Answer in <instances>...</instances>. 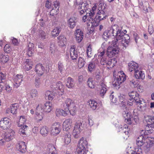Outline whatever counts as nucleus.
Wrapping results in <instances>:
<instances>
[{
  "label": "nucleus",
  "mask_w": 154,
  "mask_h": 154,
  "mask_svg": "<svg viewBox=\"0 0 154 154\" xmlns=\"http://www.w3.org/2000/svg\"><path fill=\"white\" fill-rule=\"evenodd\" d=\"M136 144L139 147L143 146L144 150L146 152H148L154 149V138L151 137H144L142 134L137 138Z\"/></svg>",
  "instance_id": "obj_1"
},
{
  "label": "nucleus",
  "mask_w": 154,
  "mask_h": 154,
  "mask_svg": "<svg viewBox=\"0 0 154 154\" xmlns=\"http://www.w3.org/2000/svg\"><path fill=\"white\" fill-rule=\"evenodd\" d=\"M51 90L53 92L48 91L45 92V95L49 100H52L54 97L55 93H58L59 95H62L64 91V86L62 83L60 82H57L55 85L51 86Z\"/></svg>",
  "instance_id": "obj_2"
},
{
  "label": "nucleus",
  "mask_w": 154,
  "mask_h": 154,
  "mask_svg": "<svg viewBox=\"0 0 154 154\" xmlns=\"http://www.w3.org/2000/svg\"><path fill=\"white\" fill-rule=\"evenodd\" d=\"M114 80L112 82L113 86L118 89L120 87V85L123 82L125 79V74L123 71H120L116 74V72L113 73Z\"/></svg>",
  "instance_id": "obj_3"
},
{
  "label": "nucleus",
  "mask_w": 154,
  "mask_h": 154,
  "mask_svg": "<svg viewBox=\"0 0 154 154\" xmlns=\"http://www.w3.org/2000/svg\"><path fill=\"white\" fill-rule=\"evenodd\" d=\"M89 12L86 13V14L82 18V20L84 22L86 21L87 19V23L88 25L91 24V26H96L98 25V21H96L93 20L94 16L95 14V10H88Z\"/></svg>",
  "instance_id": "obj_4"
},
{
  "label": "nucleus",
  "mask_w": 154,
  "mask_h": 154,
  "mask_svg": "<svg viewBox=\"0 0 154 154\" xmlns=\"http://www.w3.org/2000/svg\"><path fill=\"white\" fill-rule=\"evenodd\" d=\"M117 43V40H113L109 43L111 45L108 48L107 51V55L108 57H112L118 53L119 49Z\"/></svg>",
  "instance_id": "obj_5"
},
{
  "label": "nucleus",
  "mask_w": 154,
  "mask_h": 154,
  "mask_svg": "<svg viewBox=\"0 0 154 154\" xmlns=\"http://www.w3.org/2000/svg\"><path fill=\"white\" fill-rule=\"evenodd\" d=\"M63 106L67 109V114L69 112L72 116L75 115L76 109L75 103L72 102L71 99H67L63 103Z\"/></svg>",
  "instance_id": "obj_6"
},
{
  "label": "nucleus",
  "mask_w": 154,
  "mask_h": 154,
  "mask_svg": "<svg viewBox=\"0 0 154 154\" xmlns=\"http://www.w3.org/2000/svg\"><path fill=\"white\" fill-rule=\"evenodd\" d=\"M82 123L81 121H77L75 123L73 131V135L75 138L80 136V133L83 129Z\"/></svg>",
  "instance_id": "obj_7"
},
{
  "label": "nucleus",
  "mask_w": 154,
  "mask_h": 154,
  "mask_svg": "<svg viewBox=\"0 0 154 154\" xmlns=\"http://www.w3.org/2000/svg\"><path fill=\"white\" fill-rule=\"evenodd\" d=\"M50 130L51 135L56 136L60 133L61 130L60 124L59 122L54 123L51 125Z\"/></svg>",
  "instance_id": "obj_8"
},
{
  "label": "nucleus",
  "mask_w": 154,
  "mask_h": 154,
  "mask_svg": "<svg viewBox=\"0 0 154 154\" xmlns=\"http://www.w3.org/2000/svg\"><path fill=\"white\" fill-rule=\"evenodd\" d=\"M118 28V26L116 25H115L108 29L104 32L103 37L105 38H108L110 37L114 36V35L113 34L115 32H117Z\"/></svg>",
  "instance_id": "obj_9"
},
{
  "label": "nucleus",
  "mask_w": 154,
  "mask_h": 154,
  "mask_svg": "<svg viewBox=\"0 0 154 154\" xmlns=\"http://www.w3.org/2000/svg\"><path fill=\"white\" fill-rule=\"evenodd\" d=\"M116 38L114 40H117V42L118 40H121L120 42H121V44L123 47H125V33L123 32H121L120 30L118 29L117 32H116Z\"/></svg>",
  "instance_id": "obj_10"
},
{
  "label": "nucleus",
  "mask_w": 154,
  "mask_h": 154,
  "mask_svg": "<svg viewBox=\"0 0 154 154\" xmlns=\"http://www.w3.org/2000/svg\"><path fill=\"white\" fill-rule=\"evenodd\" d=\"M11 125L10 120L7 118H5L0 121V127L3 130L9 128Z\"/></svg>",
  "instance_id": "obj_11"
},
{
  "label": "nucleus",
  "mask_w": 154,
  "mask_h": 154,
  "mask_svg": "<svg viewBox=\"0 0 154 154\" xmlns=\"http://www.w3.org/2000/svg\"><path fill=\"white\" fill-rule=\"evenodd\" d=\"M128 95L130 97L129 100L131 101H128L127 106H132L133 105L132 102L134 101L136 98H138L140 97V95L136 92L132 91L128 93Z\"/></svg>",
  "instance_id": "obj_12"
},
{
  "label": "nucleus",
  "mask_w": 154,
  "mask_h": 154,
  "mask_svg": "<svg viewBox=\"0 0 154 154\" xmlns=\"http://www.w3.org/2000/svg\"><path fill=\"white\" fill-rule=\"evenodd\" d=\"M70 57L72 60H76L79 52L74 45L72 46L70 49Z\"/></svg>",
  "instance_id": "obj_13"
},
{
  "label": "nucleus",
  "mask_w": 154,
  "mask_h": 154,
  "mask_svg": "<svg viewBox=\"0 0 154 154\" xmlns=\"http://www.w3.org/2000/svg\"><path fill=\"white\" fill-rule=\"evenodd\" d=\"M88 143L87 140L83 137L82 138L79 142L77 148H79L80 152L82 149H88Z\"/></svg>",
  "instance_id": "obj_14"
},
{
  "label": "nucleus",
  "mask_w": 154,
  "mask_h": 154,
  "mask_svg": "<svg viewBox=\"0 0 154 154\" xmlns=\"http://www.w3.org/2000/svg\"><path fill=\"white\" fill-rule=\"evenodd\" d=\"M100 79V81L101 82L100 84L101 89L100 91L99 95L101 97L103 98L107 90V86L104 83V81L102 80L101 79Z\"/></svg>",
  "instance_id": "obj_15"
},
{
  "label": "nucleus",
  "mask_w": 154,
  "mask_h": 154,
  "mask_svg": "<svg viewBox=\"0 0 154 154\" xmlns=\"http://www.w3.org/2000/svg\"><path fill=\"white\" fill-rule=\"evenodd\" d=\"M15 132L12 129H9L4 135V137L7 141H9L14 137Z\"/></svg>",
  "instance_id": "obj_16"
},
{
  "label": "nucleus",
  "mask_w": 154,
  "mask_h": 154,
  "mask_svg": "<svg viewBox=\"0 0 154 154\" xmlns=\"http://www.w3.org/2000/svg\"><path fill=\"white\" fill-rule=\"evenodd\" d=\"M76 40L78 43L80 42L83 38V32L81 30L76 28L75 32Z\"/></svg>",
  "instance_id": "obj_17"
},
{
  "label": "nucleus",
  "mask_w": 154,
  "mask_h": 154,
  "mask_svg": "<svg viewBox=\"0 0 154 154\" xmlns=\"http://www.w3.org/2000/svg\"><path fill=\"white\" fill-rule=\"evenodd\" d=\"M72 123V119L69 118L66 119L63 123V128L64 130L68 131L71 127Z\"/></svg>",
  "instance_id": "obj_18"
},
{
  "label": "nucleus",
  "mask_w": 154,
  "mask_h": 154,
  "mask_svg": "<svg viewBox=\"0 0 154 154\" xmlns=\"http://www.w3.org/2000/svg\"><path fill=\"white\" fill-rule=\"evenodd\" d=\"M23 76L22 75L17 74L14 77V85L18 87L21 84L23 80Z\"/></svg>",
  "instance_id": "obj_19"
},
{
  "label": "nucleus",
  "mask_w": 154,
  "mask_h": 154,
  "mask_svg": "<svg viewBox=\"0 0 154 154\" xmlns=\"http://www.w3.org/2000/svg\"><path fill=\"white\" fill-rule=\"evenodd\" d=\"M63 107L64 110L60 109H56L55 113L57 117H59L60 116H66L67 115V109L66 107H64L63 105Z\"/></svg>",
  "instance_id": "obj_20"
},
{
  "label": "nucleus",
  "mask_w": 154,
  "mask_h": 154,
  "mask_svg": "<svg viewBox=\"0 0 154 154\" xmlns=\"http://www.w3.org/2000/svg\"><path fill=\"white\" fill-rule=\"evenodd\" d=\"M35 71L38 76H41L44 72V68L42 64L39 63L37 64L35 66Z\"/></svg>",
  "instance_id": "obj_21"
},
{
  "label": "nucleus",
  "mask_w": 154,
  "mask_h": 154,
  "mask_svg": "<svg viewBox=\"0 0 154 154\" xmlns=\"http://www.w3.org/2000/svg\"><path fill=\"white\" fill-rule=\"evenodd\" d=\"M98 63V61L97 60L93 59L88 65V71L90 72H93L95 69L96 65Z\"/></svg>",
  "instance_id": "obj_22"
},
{
  "label": "nucleus",
  "mask_w": 154,
  "mask_h": 154,
  "mask_svg": "<svg viewBox=\"0 0 154 154\" xmlns=\"http://www.w3.org/2000/svg\"><path fill=\"white\" fill-rule=\"evenodd\" d=\"M105 53V51H103L102 52L99 53L98 55V58L100 59V63L102 65H106L107 61V57L104 55Z\"/></svg>",
  "instance_id": "obj_23"
},
{
  "label": "nucleus",
  "mask_w": 154,
  "mask_h": 154,
  "mask_svg": "<svg viewBox=\"0 0 154 154\" xmlns=\"http://www.w3.org/2000/svg\"><path fill=\"white\" fill-rule=\"evenodd\" d=\"M47 152L48 154H57L56 145L52 144L48 145Z\"/></svg>",
  "instance_id": "obj_24"
},
{
  "label": "nucleus",
  "mask_w": 154,
  "mask_h": 154,
  "mask_svg": "<svg viewBox=\"0 0 154 154\" xmlns=\"http://www.w3.org/2000/svg\"><path fill=\"white\" fill-rule=\"evenodd\" d=\"M136 78L138 79H143L145 77V74L144 72L141 69H137L134 72Z\"/></svg>",
  "instance_id": "obj_25"
},
{
  "label": "nucleus",
  "mask_w": 154,
  "mask_h": 154,
  "mask_svg": "<svg viewBox=\"0 0 154 154\" xmlns=\"http://www.w3.org/2000/svg\"><path fill=\"white\" fill-rule=\"evenodd\" d=\"M43 111L48 113L50 112L53 109L52 103L50 102H46L43 107Z\"/></svg>",
  "instance_id": "obj_26"
},
{
  "label": "nucleus",
  "mask_w": 154,
  "mask_h": 154,
  "mask_svg": "<svg viewBox=\"0 0 154 154\" xmlns=\"http://www.w3.org/2000/svg\"><path fill=\"white\" fill-rule=\"evenodd\" d=\"M128 70L130 72L133 71H134V72H135L136 70L138 69L139 67L138 63L133 61L128 63Z\"/></svg>",
  "instance_id": "obj_27"
},
{
  "label": "nucleus",
  "mask_w": 154,
  "mask_h": 154,
  "mask_svg": "<svg viewBox=\"0 0 154 154\" xmlns=\"http://www.w3.org/2000/svg\"><path fill=\"white\" fill-rule=\"evenodd\" d=\"M128 111H126V116L127 117L126 118V120H127V123L128 124L130 125L132 124L133 119V115L131 113V112L132 110H131L130 111L129 110Z\"/></svg>",
  "instance_id": "obj_28"
},
{
  "label": "nucleus",
  "mask_w": 154,
  "mask_h": 154,
  "mask_svg": "<svg viewBox=\"0 0 154 154\" xmlns=\"http://www.w3.org/2000/svg\"><path fill=\"white\" fill-rule=\"evenodd\" d=\"M26 146L25 142H20L17 145V149L19 151L23 153L26 150Z\"/></svg>",
  "instance_id": "obj_29"
},
{
  "label": "nucleus",
  "mask_w": 154,
  "mask_h": 154,
  "mask_svg": "<svg viewBox=\"0 0 154 154\" xmlns=\"http://www.w3.org/2000/svg\"><path fill=\"white\" fill-rule=\"evenodd\" d=\"M58 42L60 46H63L66 44V38L63 35H60L57 37Z\"/></svg>",
  "instance_id": "obj_30"
},
{
  "label": "nucleus",
  "mask_w": 154,
  "mask_h": 154,
  "mask_svg": "<svg viewBox=\"0 0 154 154\" xmlns=\"http://www.w3.org/2000/svg\"><path fill=\"white\" fill-rule=\"evenodd\" d=\"M62 140L66 144H69L71 141L70 134L69 133L65 134L63 137Z\"/></svg>",
  "instance_id": "obj_31"
},
{
  "label": "nucleus",
  "mask_w": 154,
  "mask_h": 154,
  "mask_svg": "<svg viewBox=\"0 0 154 154\" xmlns=\"http://www.w3.org/2000/svg\"><path fill=\"white\" fill-rule=\"evenodd\" d=\"M88 105L91 108L94 110L96 109L98 106L97 102L93 100H89L88 102Z\"/></svg>",
  "instance_id": "obj_32"
},
{
  "label": "nucleus",
  "mask_w": 154,
  "mask_h": 154,
  "mask_svg": "<svg viewBox=\"0 0 154 154\" xmlns=\"http://www.w3.org/2000/svg\"><path fill=\"white\" fill-rule=\"evenodd\" d=\"M75 82L71 77H68L66 83V86L69 88L73 87L75 85Z\"/></svg>",
  "instance_id": "obj_33"
},
{
  "label": "nucleus",
  "mask_w": 154,
  "mask_h": 154,
  "mask_svg": "<svg viewBox=\"0 0 154 154\" xmlns=\"http://www.w3.org/2000/svg\"><path fill=\"white\" fill-rule=\"evenodd\" d=\"M116 63V61L115 60V59H110L107 60L106 65L107 66V68L110 69L115 66Z\"/></svg>",
  "instance_id": "obj_34"
},
{
  "label": "nucleus",
  "mask_w": 154,
  "mask_h": 154,
  "mask_svg": "<svg viewBox=\"0 0 154 154\" xmlns=\"http://www.w3.org/2000/svg\"><path fill=\"white\" fill-rule=\"evenodd\" d=\"M119 100L120 102V105L122 108H124L125 104V94H120V95L119 96Z\"/></svg>",
  "instance_id": "obj_35"
},
{
  "label": "nucleus",
  "mask_w": 154,
  "mask_h": 154,
  "mask_svg": "<svg viewBox=\"0 0 154 154\" xmlns=\"http://www.w3.org/2000/svg\"><path fill=\"white\" fill-rule=\"evenodd\" d=\"M87 85L88 87L91 89L94 88L95 86V82L91 78L88 79L87 82Z\"/></svg>",
  "instance_id": "obj_36"
},
{
  "label": "nucleus",
  "mask_w": 154,
  "mask_h": 154,
  "mask_svg": "<svg viewBox=\"0 0 154 154\" xmlns=\"http://www.w3.org/2000/svg\"><path fill=\"white\" fill-rule=\"evenodd\" d=\"M34 46V45L33 43H29V44L27 54L29 57L32 55V54L33 52Z\"/></svg>",
  "instance_id": "obj_37"
},
{
  "label": "nucleus",
  "mask_w": 154,
  "mask_h": 154,
  "mask_svg": "<svg viewBox=\"0 0 154 154\" xmlns=\"http://www.w3.org/2000/svg\"><path fill=\"white\" fill-rule=\"evenodd\" d=\"M48 128L45 126H42L41 128L40 133L44 137L47 135L48 133Z\"/></svg>",
  "instance_id": "obj_38"
},
{
  "label": "nucleus",
  "mask_w": 154,
  "mask_h": 154,
  "mask_svg": "<svg viewBox=\"0 0 154 154\" xmlns=\"http://www.w3.org/2000/svg\"><path fill=\"white\" fill-rule=\"evenodd\" d=\"M32 62L29 59H26L25 62L24 69L26 71H28L32 68Z\"/></svg>",
  "instance_id": "obj_39"
},
{
  "label": "nucleus",
  "mask_w": 154,
  "mask_h": 154,
  "mask_svg": "<svg viewBox=\"0 0 154 154\" xmlns=\"http://www.w3.org/2000/svg\"><path fill=\"white\" fill-rule=\"evenodd\" d=\"M38 35V38L41 40H44L46 38V34L43 30H39Z\"/></svg>",
  "instance_id": "obj_40"
},
{
  "label": "nucleus",
  "mask_w": 154,
  "mask_h": 154,
  "mask_svg": "<svg viewBox=\"0 0 154 154\" xmlns=\"http://www.w3.org/2000/svg\"><path fill=\"white\" fill-rule=\"evenodd\" d=\"M105 12L104 10H99V11L97 13V16H98V17L97 19L98 18V19L100 20L106 19V16L104 15V13Z\"/></svg>",
  "instance_id": "obj_41"
},
{
  "label": "nucleus",
  "mask_w": 154,
  "mask_h": 154,
  "mask_svg": "<svg viewBox=\"0 0 154 154\" xmlns=\"http://www.w3.org/2000/svg\"><path fill=\"white\" fill-rule=\"evenodd\" d=\"M76 20L75 17L70 18L68 21L70 27L71 28L74 27L76 25Z\"/></svg>",
  "instance_id": "obj_42"
},
{
  "label": "nucleus",
  "mask_w": 154,
  "mask_h": 154,
  "mask_svg": "<svg viewBox=\"0 0 154 154\" xmlns=\"http://www.w3.org/2000/svg\"><path fill=\"white\" fill-rule=\"evenodd\" d=\"M86 63L85 61V60L84 58H82L81 57H79V58L78 61V67L81 68L83 67Z\"/></svg>",
  "instance_id": "obj_43"
},
{
  "label": "nucleus",
  "mask_w": 154,
  "mask_h": 154,
  "mask_svg": "<svg viewBox=\"0 0 154 154\" xmlns=\"http://www.w3.org/2000/svg\"><path fill=\"white\" fill-rule=\"evenodd\" d=\"M61 31V28L60 26H57L52 30L51 34L53 36H58Z\"/></svg>",
  "instance_id": "obj_44"
},
{
  "label": "nucleus",
  "mask_w": 154,
  "mask_h": 154,
  "mask_svg": "<svg viewBox=\"0 0 154 154\" xmlns=\"http://www.w3.org/2000/svg\"><path fill=\"white\" fill-rule=\"evenodd\" d=\"M18 104L15 103L11 105L10 106L11 112L12 114H15L17 113V110L18 109Z\"/></svg>",
  "instance_id": "obj_45"
},
{
  "label": "nucleus",
  "mask_w": 154,
  "mask_h": 154,
  "mask_svg": "<svg viewBox=\"0 0 154 154\" xmlns=\"http://www.w3.org/2000/svg\"><path fill=\"white\" fill-rule=\"evenodd\" d=\"M0 58L1 61L3 63H7L9 60L8 55H4L2 54H0Z\"/></svg>",
  "instance_id": "obj_46"
},
{
  "label": "nucleus",
  "mask_w": 154,
  "mask_h": 154,
  "mask_svg": "<svg viewBox=\"0 0 154 154\" xmlns=\"http://www.w3.org/2000/svg\"><path fill=\"white\" fill-rule=\"evenodd\" d=\"M21 127L19 129V133L21 135H22L23 136L25 135V131L26 129L28 127L27 126L25 125H23V126H21Z\"/></svg>",
  "instance_id": "obj_47"
},
{
  "label": "nucleus",
  "mask_w": 154,
  "mask_h": 154,
  "mask_svg": "<svg viewBox=\"0 0 154 154\" xmlns=\"http://www.w3.org/2000/svg\"><path fill=\"white\" fill-rule=\"evenodd\" d=\"M82 150H80V152L79 148H77V154H91V153L88 151V149H82Z\"/></svg>",
  "instance_id": "obj_48"
},
{
  "label": "nucleus",
  "mask_w": 154,
  "mask_h": 154,
  "mask_svg": "<svg viewBox=\"0 0 154 154\" xmlns=\"http://www.w3.org/2000/svg\"><path fill=\"white\" fill-rule=\"evenodd\" d=\"M26 119L25 117L23 116H20L19 122L18 125L19 127H21L25 122Z\"/></svg>",
  "instance_id": "obj_49"
},
{
  "label": "nucleus",
  "mask_w": 154,
  "mask_h": 154,
  "mask_svg": "<svg viewBox=\"0 0 154 154\" xmlns=\"http://www.w3.org/2000/svg\"><path fill=\"white\" fill-rule=\"evenodd\" d=\"M60 7V2L58 0H56V1L53 2L52 5L53 9L52 10L54 9H57L59 10Z\"/></svg>",
  "instance_id": "obj_50"
},
{
  "label": "nucleus",
  "mask_w": 154,
  "mask_h": 154,
  "mask_svg": "<svg viewBox=\"0 0 154 154\" xmlns=\"http://www.w3.org/2000/svg\"><path fill=\"white\" fill-rule=\"evenodd\" d=\"M131 84L132 86L134 88L137 87V89L139 91H140L141 92H142L143 91V89H141L140 88L139 86H138L139 84L137 81H133L132 80V82H131Z\"/></svg>",
  "instance_id": "obj_51"
},
{
  "label": "nucleus",
  "mask_w": 154,
  "mask_h": 154,
  "mask_svg": "<svg viewBox=\"0 0 154 154\" xmlns=\"http://www.w3.org/2000/svg\"><path fill=\"white\" fill-rule=\"evenodd\" d=\"M36 115V119L39 121H41L42 120L44 117V115L42 112L39 113L36 112L35 113Z\"/></svg>",
  "instance_id": "obj_52"
},
{
  "label": "nucleus",
  "mask_w": 154,
  "mask_h": 154,
  "mask_svg": "<svg viewBox=\"0 0 154 154\" xmlns=\"http://www.w3.org/2000/svg\"><path fill=\"white\" fill-rule=\"evenodd\" d=\"M30 94L32 98H35L38 95V91L36 89H32L30 91Z\"/></svg>",
  "instance_id": "obj_53"
},
{
  "label": "nucleus",
  "mask_w": 154,
  "mask_h": 154,
  "mask_svg": "<svg viewBox=\"0 0 154 154\" xmlns=\"http://www.w3.org/2000/svg\"><path fill=\"white\" fill-rule=\"evenodd\" d=\"M35 87L39 88L41 85V82L40 79L38 78H36L35 80Z\"/></svg>",
  "instance_id": "obj_54"
},
{
  "label": "nucleus",
  "mask_w": 154,
  "mask_h": 154,
  "mask_svg": "<svg viewBox=\"0 0 154 154\" xmlns=\"http://www.w3.org/2000/svg\"><path fill=\"white\" fill-rule=\"evenodd\" d=\"M58 69L60 73H62L64 69V66L63 64L60 61L58 63Z\"/></svg>",
  "instance_id": "obj_55"
},
{
  "label": "nucleus",
  "mask_w": 154,
  "mask_h": 154,
  "mask_svg": "<svg viewBox=\"0 0 154 154\" xmlns=\"http://www.w3.org/2000/svg\"><path fill=\"white\" fill-rule=\"evenodd\" d=\"M5 90L7 94H10L12 91V87L8 85H6L5 86Z\"/></svg>",
  "instance_id": "obj_56"
},
{
  "label": "nucleus",
  "mask_w": 154,
  "mask_h": 154,
  "mask_svg": "<svg viewBox=\"0 0 154 154\" xmlns=\"http://www.w3.org/2000/svg\"><path fill=\"white\" fill-rule=\"evenodd\" d=\"M87 56L89 58H91L93 55L91 48L89 46H88L87 48Z\"/></svg>",
  "instance_id": "obj_57"
},
{
  "label": "nucleus",
  "mask_w": 154,
  "mask_h": 154,
  "mask_svg": "<svg viewBox=\"0 0 154 154\" xmlns=\"http://www.w3.org/2000/svg\"><path fill=\"white\" fill-rule=\"evenodd\" d=\"M151 133V131L150 130H141V133L142 134H143V136H144V137H148L147 135Z\"/></svg>",
  "instance_id": "obj_58"
},
{
  "label": "nucleus",
  "mask_w": 154,
  "mask_h": 154,
  "mask_svg": "<svg viewBox=\"0 0 154 154\" xmlns=\"http://www.w3.org/2000/svg\"><path fill=\"white\" fill-rule=\"evenodd\" d=\"M11 49L9 45H6L4 47V51L5 52L9 53L11 51Z\"/></svg>",
  "instance_id": "obj_59"
},
{
  "label": "nucleus",
  "mask_w": 154,
  "mask_h": 154,
  "mask_svg": "<svg viewBox=\"0 0 154 154\" xmlns=\"http://www.w3.org/2000/svg\"><path fill=\"white\" fill-rule=\"evenodd\" d=\"M43 108H42V106L41 104H38L37 106L35 111V113L36 112H38L39 113L42 112V111H43Z\"/></svg>",
  "instance_id": "obj_60"
},
{
  "label": "nucleus",
  "mask_w": 154,
  "mask_h": 154,
  "mask_svg": "<svg viewBox=\"0 0 154 154\" xmlns=\"http://www.w3.org/2000/svg\"><path fill=\"white\" fill-rule=\"evenodd\" d=\"M106 9V4H104V3H100L98 10H105Z\"/></svg>",
  "instance_id": "obj_61"
},
{
  "label": "nucleus",
  "mask_w": 154,
  "mask_h": 154,
  "mask_svg": "<svg viewBox=\"0 0 154 154\" xmlns=\"http://www.w3.org/2000/svg\"><path fill=\"white\" fill-rule=\"evenodd\" d=\"M134 154H142V149L140 147L138 146L137 148H136L135 149L134 152Z\"/></svg>",
  "instance_id": "obj_62"
},
{
  "label": "nucleus",
  "mask_w": 154,
  "mask_h": 154,
  "mask_svg": "<svg viewBox=\"0 0 154 154\" xmlns=\"http://www.w3.org/2000/svg\"><path fill=\"white\" fill-rule=\"evenodd\" d=\"M126 153L127 154H134V151H133L131 149V146H128L126 148Z\"/></svg>",
  "instance_id": "obj_63"
},
{
  "label": "nucleus",
  "mask_w": 154,
  "mask_h": 154,
  "mask_svg": "<svg viewBox=\"0 0 154 154\" xmlns=\"http://www.w3.org/2000/svg\"><path fill=\"white\" fill-rule=\"evenodd\" d=\"M52 1L51 0H47L45 4V6L47 8L50 9L51 8Z\"/></svg>",
  "instance_id": "obj_64"
}]
</instances>
